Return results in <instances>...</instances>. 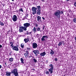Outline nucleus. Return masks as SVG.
Masks as SVG:
<instances>
[{"label": "nucleus", "mask_w": 76, "mask_h": 76, "mask_svg": "<svg viewBox=\"0 0 76 76\" xmlns=\"http://www.w3.org/2000/svg\"><path fill=\"white\" fill-rule=\"evenodd\" d=\"M37 8H35V7H32V11L33 15H34L37 13Z\"/></svg>", "instance_id": "3"}, {"label": "nucleus", "mask_w": 76, "mask_h": 76, "mask_svg": "<svg viewBox=\"0 0 76 76\" xmlns=\"http://www.w3.org/2000/svg\"><path fill=\"white\" fill-rule=\"evenodd\" d=\"M31 72H34V70H35V69H31Z\"/></svg>", "instance_id": "35"}, {"label": "nucleus", "mask_w": 76, "mask_h": 76, "mask_svg": "<svg viewBox=\"0 0 76 76\" xmlns=\"http://www.w3.org/2000/svg\"><path fill=\"white\" fill-rule=\"evenodd\" d=\"M23 26H24V27H26V28L29 27V26H30V23H24L23 24Z\"/></svg>", "instance_id": "7"}, {"label": "nucleus", "mask_w": 76, "mask_h": 76, "mask_svg": "<svg viewBox=\"0 0 76 76\" xmlns=\"http://www.w3.org/2000/svg\"><path fill=\"white\" fill-rule=\"evenodd\" d=\"M0 22H1V21H0Z\"/></svg>", "instance_id": "56"}, {"label": "nucleus", "mask_w": 76, "mask_h": 76, "mask_svg": "<svg viewBox=\"0 0 76 76\" xmlns=\"http://www.w3.org/2000/svg\"><path fill=\"white\" fill-rule=\"evenodd\" d=\"M5 65H6V63H5Z\"/></svg>", "instance_id": "51"}, {"label": "nucleus", "mask_w": 76, "mask_h": 76, "mask_svg": "<svg viewBox=\"0 0 76 76\" xmlns=\"http://www.w3.org/2000/svg\"><path fill=\"white\" fill-rule=\"evenodd\" d=\"M73 21L74 22H75V23H76V18L74 19Z\"/></svg>", "instance_id": "33"}, {"label": "nucleus", "mask_w": 76, "mask_h": 76, "mask_svg": "<svg viewBox=\"0 0 76 76\" xmlns=\"http://www.w3.org/2000/svg\"><path fill=\"white\" fill-rule=\"evenodd\" d=\"M10 44H12V42H10Z\"/></svg>", "instance_id": "53"}, {"label": "nucleus", "mask_w": 76, "mask_h": 76, "mask_svg": "<svg viewBox=\"0 0 76 76\" xmlns=\"http://www.w3.org/2000/svg\"><path fill=\"white\" fill-rule=\"evenodd\" d=\"M32 47L33 48H36L38 47V45L36 43H34L32 44Z\"/></svg>", "instance_id": "8"}, {"label": "nucleus", "mask_w": 76, "mask_h": 76, "mask_svg": "<svg viewBox=\"0 0 76 76\" xmlns=\"http://www.w3.org/2000/svg\"><path fill=\"white\" fill-rule=\"evenodd\" d=\"M11 72L7 71L6 72V76H10V75H11Z\"/></svg>", "instance_id": "11"}, {"label": "nucleus", "mask_w": 76, "mask_h": 76, "mask_svg": "<svg viewBox=\"0 0 76 76\" xmlns=\"http://www.w3.org/2000/svg\"><path fill=\"white\" fill-rule=\"evenodd\" d=\"M12 1H14V0H11Z\"/></svg>", "instance_id": "50"}, {"label": "nucleus", "mask_w": 76, "mask_h": 76, "mask_svg": "<svg viewBox=\"0 0 76 76\" xmlns=\"http://www.w3.org/2000/svg\"><path fill=\"white\" fill-rule=\"evenodd\" d=\"M37 21H39L41 20V17L39 16H37Z\"/></svg>", "instance_id": "15"}, {"label": "nucleus", "mask_w": 76, "mask_h": 76, "mask_svg": "<svg viewBox=\"0 0 76 76\" xmlns=\"http://www.w3.org/2000/svg\"><path fill=\"white\" fill-rule=\"evenodd\" d=\"M19 32H23V30L22 27H20L19 28Z\"/></svg>", "instance_id": "10"}, {"label": "nucleus", "mask_w": 76, "mask_h": 76, "mask_svg": "<svg viewBox=\"0 0 76 76\" xmlns=\"http://www.w3.org/2000/svg\"><path fill=\"white\" fill-rule=\"evenodd\" d=\"M50 54H51V55H53V54H54V52L53 50H51L50 52Z\"/></svg>", "instance_id": "16"}, {"label": "nucleus", "mask_w": 76, "mask_h": 76, "mask_svg": "<svg viewBox=\"0 0 76 76\" xmlns=\"http://www.w3.org/2000/svg\"><path fill=\"white\" fill-rule=\"evenodd\" d=\"M40 29L39 28H38L37 29V31H40Z\"/></svg>", "instance_id": "31"}, {"label": "nucleus", "mask_w": 76, "mask_h": 76, "mask_svg": "<svg viewBox=\"0 0 76 76\" xmlns=\"http://www.w3.org/2000/svg\"><path fill=\"white\" fill-rule=\"evenodd\" d=\"M32 32H29L28 33V35H30V34H31Z\"/></svg>", "instance_id": "40"}, {"label": "nucleus", "mask_w": 76, "mask_h": 76, "mask_svg": "<svg viewBox=\"0 0 76 76\" xmlns=\"http://www.w3.org/2000/svg\"><path fill=\"white\" fill-rule=\"evenodd\" d=\"M43 30H44V26L43 27Z\"/></svg>", "instance_id": "47"}, {"label": "nucleus", "mask_w": 76, "mask_h": 76, "mask_svg": "<svg viewBox=\"0 0 76 76\" xmlns=\"http://www.w3.org/2000/svg\"><path fill=\"white\" fill-rule=\"evenodd\" d=\"M36 30H37V28H35V27H34V28L33 29V30L34 31V33H35L36 32Z\"/></svg>", "instance_id": "25"}, {"label": "nucleus", "mask_w": 76, "mask_h": 76, "mask_svg": "<svg viewBox=\"0 0 76 76\" xmlns=\"http://www.w3.org/2000/svg\"><path fill=\"white\" fill-rule=\"evenodd\" d=\"M61 45H62V42H60L58 44V45L60 47Z\"/></svg>", "instance_id": "21"}, {"label": "nucleus", "mask_w": 76, "mask_h": 76, "mask_svg": "<svg viewBox=\"0 0 76 76\" xmlns=\"http://www.w3.org/2000/svg\"><path fill=\"white\" fill-rule=\"evenodd\" d=\"M37 8L38 10H41V6H37Z\"/></svg>", "instance_id": "20"}, {"label": "nucleus", "mask_w": 76, "mask_h": 76, "mask_svg": "<svg viewBox=\"0 0 76 76\" xmlns=\"http://www.w3.org/2000/svg\"><path fill=\"white\" fill-rule=\"evenodd\" d=\"M11 73H13L14 75L15 76H18V70L16 69H15L12 71Z\"/></svg>", "instance_id": "2"}, {"label": "nucleus", "mask_w": 76, "mask_h": 76, "mask_svg": "<svg viewBox=\"0 0 76 76\" xmlns=\"http://www.w3.org/2000/svg\"><path fill=\"white\" fill-rule=\"evenodd\" d=\"M61 14V12L60 10H57V11L55 13L54 15L55 16H57V18H59L60 17V15Z\"/></svg>", "instance_id": "1"}, {"label": "nucleus", "mask_w": 76, "mask_h": 76, "mask_svg": "<svg viewBox=\"0 0 76 76\" xmlns=\"http://www.w3.org/2000/svg\"><path fill=\"white\" fill-rule=\"evenodd\" d=\"M26 53H29V52H28V50H27L26 51Z\"/></svg>", "instance_id": "34"}, {"label": "nucleus", "mask_w": 76, "mask_h": 76, "mask_svg": "<svg viewBox=\"0 0 76 76\" xmlns=\"http://www.w3.org/2000/svg\"><path fill=\"white\" fill-rule=\"evenodd\" d=\"M29 50H30V48H27V50H28V51H29Z\"/></svg>", "instance_id": "38"}, {"label": "nucleus", "mask_w": 76, "mask_h": 76, "mask_svg": "<svg viewBox=\"0 0 76 76\" xmlns=\"http://www.w3.org/2000/svg\"><path fill=\"white\" fill-rule=\"evenodd\" d=\"M0 48H2V45H0Z\"/></svg>", "instance_id": "42"}, {"label": "nucleus", "mask_w": 76, "mask_h": 76, "mask_svg": "<svg viewBox=\"0 0 76 76\" xmlns=\"http://www.w3.org/2000/svg\"><path fill=\"white\" fill-rule=\"evenodd\" d=\"M2 67V66H1V65H0V69H1Z\"/></svg>", "instance_id": "44"}, {"label": "nucleus", "mask_w": 76, "mask_h": 76, "mask_svg": "<svg viewBox=\"0 0 76 76\" xmlns=\"http://www.w3.org/2000/svg\"><path fill=\"white\" fill-rule=\"evenodd\" d=\"M55 60L56 61H57V58H56L55 59Z\"/></svg>", "instance_id": "37"}, {"label": "nucleus", "mask_w": 76, "mask_h": 76, "mask_svg": "<svg viewBox=\"0 0 76 76\" xmlns=\"http://www.w3.org/2000/svg\"><path fill=\"white\" fill-rule=\"evenodd\" d=\"M42 19H43V20H45V18L44 17H42Z\"/></svg>", "instance_id": "43"}, {"label": "nucleus", "mask_w": 76, "mask_h": 76, "mask_svg": "<svg viewBox=\"0 0 76 76\" xmlns=\"http://www.w3.org/2000/svg\"><path fill=\"white\" fill-rule=\"evenodd\" d=\"M24 41V42H25V43H27V42H28L29 41V38L25 39Z\"/></svg>", "instance_id": "13"}, {"label": "nucleus", "mask_w": 76, "mask_h": 76, "mask_svg": "<svg viewBox=\"0 0 76 76\" xmlns=\"http://www.w3.org/2000/svg\"><path fill=\"white\" fill-rule=\"evenodd\" d=\"M35 25H36V27H37L38 26V25L37 23L35 24Z\"/></svg>", "instance_id": "41"}, {"label": "nucleus", "mask_w": 76, "mask_h": 76, "mask_svg": "<svg viewBox=\"0 0 76 76\" xmlns=\"http://www.w3.org/2000/svg\"><path fill=\"white\" fill-rule=\"evenodd\" d=\"M24 56L26 57H28V56H29V53H26L24 54Z\"/></svg>", "instance_id": "17"}, {"label": "nucleus", "mask_w": 76, "mask_h": 76, "mask_svg": "<svg viewBox=\"0 0 76 76\" xmlns=\"http://www.w3.org/2000/svg\"><path fill=\"white\" fill-rule=\"evenodd\" d=\"M46 54V53H45V52H44L43 53H41L40 54V56H45Z\"/></svg>", "instance_id": "12"}, {"label": "nucleus", "mask_w": 76, "mask_h": 76, "mask_svg": "<svg viewBox=\"0 0 76 76\" xmlns=\"http://www.w3.org/2000/svg\"><path fill=\"white\" fill-rule=\"evenodd\" d=\"M0 25H1V26H4V24L3 23L1 22V21H0Z\"/></svg>", "instance_id": "24"}, {"label": "nucleus", "mask_w": 76, "mask_h": 76, "mask_svg": "<svg viewBox=\"0 0 76 76\" xmlns=\"http://www.w3.org/2000/svg\"><path fill=\"white\" fill-rule=\"evenodd\" d=\"M20 37H22V36L21 35H19Z\"/></svg>", "instance_id": "49"}, {"label": "nucleus", "mask_w": 76, "mask_h": 76, "mask_svg": "<svg viewBox=\"0 0 76 76\" xmlns=\"http://www.w3.org/2000/svg\"><path fill=\"white\" fill-rule=\"evenodd\" d=\"M48 38V36H43L41 39V40L42 41H45Z\"/></svg>", "instance_id": "5"}, {"label": "nucleus", "mask_w": 76, "mask_h": 76, "mask_svg": "<svg viewBox=\"0 0 76 76\" xmlns=\"http://www.w3.org/2000/svg\"><path fill=\"white\" fill-rule=\"evenodd\" d=\"M20 46L21 47V48H23V47H24V44H21L20 45Z\"/></svg>", "instance_id": "27"}, {"label": "nucleus", "mask_w": 76, "mask_h": 76, "mask_svg": "<svg viewBox=\"0 0 76 76\" xmlns=\"http://www.w3.org/2000/svg\"><path fill=\"white\" fill-rule=\"evenodd\" d=\"M74 6H75V7H76V2H75Z\"/></svg>", "instance_id": "36"}, {"label": "nucleus", "mask_w": 76, "mask_h": 76, "mask_svg": "<svg viewBox=\"0 0 76 76\" xmlns=\"http://www.w3.org/2000/svg\"><path fill=\"white\" fill-rule=\"evenodd\" d=\"M70 0H66V1H69Z\"/></svg>", "instance_id": "45"}, {"label": "nucleus", "mask_w": 76, "mask_h": 76, "mask_svg": "<svg viewBox=\"0 0 76 76\" xmlns=\"http://www.w3.org/2000/svg\"><path fill=\"white\" fill-rule=\"evenodd\" d=\"M25 33H24V34H25V35H26H26H28V31H26L25 32Z\"/></svg>", "instance_id": "29"}, {"label": "nucleus", "mask_w": 76, "mask_h": 76, "mask_svg": "<svg viewBox=\"0 0 76 76\" xmlns=\"http://www.w3.org/2000/svg\"><path fill=\"white\" fill-rule=\"evenodd\" d=\"M11 47H13V44H11Z\"/></svg>", "instance_id": "39"}, {"label": "nucleus", "mask_w": 76, "mask_h": 76, "mask_svg": "<svg viewBox=\"0 0 76 76\" xmlns=\"http://www.w3.org/2000/svg\"><path fill=\"white\" fill-rule=\"evenodd\" d=\"M31 76H34L33 75H31Z\"/></svg>", "instance_id": "54"}, {"label": "nucleus", "mask_w": 76, "mask_h": 76, "mask_svg": "<svg viewBox=\"0 0 76 76\" xmlns=\"http://www.w3.org/2000/svg\"><path fill=\"white\" fill-rule=\"evenodd\" d=\"M63 11H61V14H63Z\"/></svg>", "instance_id": "46"}, {"label": "nucleus", "mask_w": 76, "mask_h": 76, "mask_svg": "<svg viewBox=\"0 0 76 76\" xmlns=\"http://www.w3.org/2000/svg\"><path fill=\"white\" fill-rule=\"evenodd\" d=\"M33 52L35 55L36 56H37L38 54H39V51L38 50H34L33 51Z\"/></svg>", "instance_id": "6"}, {"label": "nucleus", "mask_w": 76, "mask_h": 76, "mask_svg": "<svg viewBox=\"0 0 76 76\" xmlns=\"http://www.w3.org/2000/svg\"><path fill=\"white\" fill-rule=\"evenodd\" d=\"M37 15H41V12H40V10H38L37 12Z\"/></svg>", "instance_id": "19"}, {"label": "nucleus", "mask_w": 76, "mask_h": 76, "mask_svg": "<svg viewBox=\"0 0 76 76\" xmlns=\"http://www.w3.org/2000/svg\"><path fill=\"white\" fill-rule=\"evenodd\" d=\"M22 28H23V30H24V31H26V28L27 27H22Z\"/></svg>", "instance_id": "23"}, {"label": "nucleus", "mask_w": 76, "mask_h": 76, "mask_svg": "<svg viewBox=\"0 0 76 76\" xmlns=\"http://www.w3.org/2000/svg\"><path fill=\"white\" fill-rule=\"evenodd\" d=\"M48 72V71H46V72H45V73L46 74V75H49V72Z\"/></svg>", "instance_id": "28"}, {"label": "nucleus", "mask_w": 76, "mask_h": 76, "mask_svg": "<svg viewBox=\"0 0 76 76\" xmlns=\"http://www.w3.org/2000/svg\"><path fill=\"white\" fill-rule=\"evenodd\" d=\"M19 11H21V12H23V9H20L19 10Z\"/></svg>", "instance_id": "30"}, {"label": "nucleus", "mask_w": 76, "mask_h": 76, "mask_svg": "<svg viewBox=\"0 0 76 76\" xmlns=\"http://www.w3.org/2000/svg\"><path fill=\"white\" fill-rule=\"evenodd\" d=\"M12 20L14 22L17 21V20H18V17H17V16L15 15H13L12 16Z\"/></svg>", "instance_id": "4"}, {"label": "nucleus", "mask_w": 76, "mask_h": 76, "mask_svg": "<svg viewBox=\"0 0 76 76\" xmlns=\"http://www.w3.org/2000/svg\"><path fill=\"white\" fill-rule=\"evenodd\" d=\"M20 60L21 61V63L23 64V63H24V62H23V59L22 58H21L20 59Z\"/></svg>", "instance_id": "26"}, {"label": "nucleus", "mask_w": 76, "mask_h": 76, "mask_svg": "<svg viewBox=\"0 0 76 76\" xmlns=\"http://www.w3.org/2000/svg\"><path fill=\"white\" fill-rule=\"evenodd\" d=\"M33 61L35 63H36V62L37 61V60L35 59H33Z\"/></svg>", "instance_id": "32"}, {"label": "nucleus", "mask_w": 76, "mask_h": 76, "mask_svg": "<svg viewBox=\"0 0 76 76\" xmlns=\"http://www.w3.org/2000/svg\"><path fill=\"white\" fill-rule=\"evenodd\" d=\"M13 50H15V51H19V49L16 46H14L13 48Z\"/></svg>", "instance_id": "9"}, {"label": "nucleus", "mask_w": 76, "mask_h": 76, "mask_svg": "<svg viewBox=\"0 0 76 76\" xmlns=\"http://www.w3.org/2000/svg\"><path fill=\"white\" fill-rule=\"evenodd\" d=\"M49 68H50V69H53V64H50L49 65Z\"/></svg>", "instance_id": "18"}, {"label": "nucleus", "mask_w": 76, "mask_h": 76, "mask_svg": "<svg viewBox=\"0 0 76 76\" xmlns=\"http://www.w3.org/2000/svg\"><path fill=\"white\" fill-rule=\"evenodd\" d=\"M64 76H66V75H64Z\"/></svg>", "instance_id": "55"}, {"label": "nucleus", "mask_w": 76, "mask_h": 76, "mask_svg": "<svg viewBox=\"0 0 76 76\" xmlns=\"http://www.w3.org/2000/svg\"><path fill=\"white\" fill-rule=\"evenodd\" d=\"M75 41H76V37H75Z\"/></svg>", "instance_id": "48"}, {"label": "nucleus", "mask_w": 76, "mask_h": 76, "mask_svg": "<svg viewBox=\"0 0 76 76\" xmlns=\"http://www.w3.org/2000/svg\"><path fill=\"white\" fill-rule=\"evenodd\" d=\"M41 1H44V0H42Z\"/></svg>", "instance_id": "52"}, {"label": "nucleus", "mask_w": 76, "mask_h": 76, "mask_svg": "<svg viewBox=\"0 0 76 76\" xmlns=\"http://www.w3.org/2000/svg\"><path fill=\"white\" fill-rule=\"evenodd\" d=\"M13 61V58H10L9 61H11V62H12Z\"/></svg>", "instance_id": "22"}, {"label": "nucleus", "mask_w": 76, "mask_h": 76, "mask_svg": "<svg viewBox=\"0 0 76 76\" xmlns=\"http://www.w3.org/2000/svg\"><path fill=\"white\" fill-rule=\"evenodd\" d=\"M48 71L49 72H50V73H52L53 72V69L50 68L48 69Z\"/></svg>", "instance_id": "14"}]
</instances>
